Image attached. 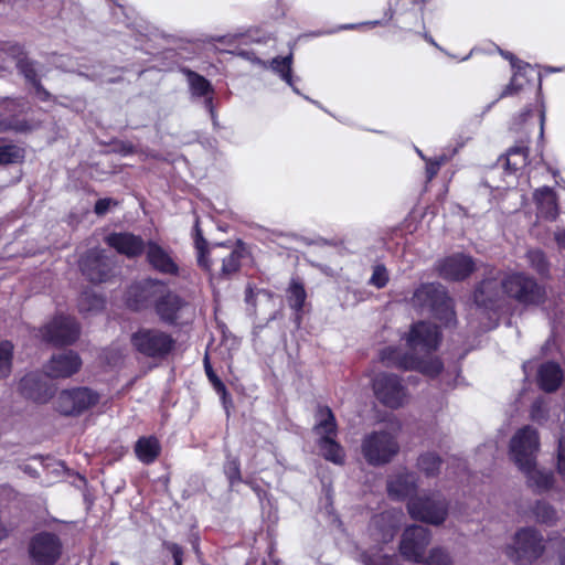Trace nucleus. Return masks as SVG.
Masks as SVG:
<instances>
[{
	"label": "nucleus",
	"instance_id": "f257e3e1",
	"mask_svg": "<svg viewBox=\"0 0 565 565\" xmlns=\"http://www.w3.org/2000/svg\"><path fill=\"white\" fill-rule=\"evenodd\" d=\"M438 343V328L431 323L418 322L412 327L407 337V344L413 353L401 356L397 350L387 348L382 352V360L387 364L435 376L441 371L443 364L438 359L426 356L437 349Z\"/></svg>",
	"mask_w": 565,
	"mask_h": 565
},
{
	"label": "nucleus",
	"instance_id": "f03ea898",
	"mask_svg": "<svg viewBox=\"0 0 565 565\" xmlns=\"http://www.w3.org/2000/svg\"><path fill=\"white\" fill-rule=\"evenodd\" d=\"M194 247L198 265L209 271L212 279H231L241 270L242 260L247 256V248L238 239L234 245L226 243L210 244L203 236L200 221L194 224Z\"/></svg>",
	"mask_w": 565,
	"mask_h": 565
},
{
	"label": "nucleus",
	"instance_id": "7ed1b4c3",
	"mask_svg": "<svg viewBox=\"0 0 565 565\" xmlns=\"http://www.w3.org/2000/svg\"><path fill=\"white\" fill-rule=\"evenodd\" d=\"M311 433L316 437L315 445L320 457L337 466L344 465L345 451L338 441V422L333 411L328 405L317 404Z\"/></svg>",
	"mask_w": 565,
	"mask_h": 565
},
{
	"label": "nucleus",
	"instance_id": "20e7f679",
	"mask_svg": "<svg viewBox=\"0 0 565 565\" xmlns=\"http://www.w3.org/2000/svg\"><path fill=\"white\" fill-rule=\"evenodd\" d=\"M130 343L137 353L156 361L167 360L177 348L173 335L158 328H139L130 335Z\"/></svg>",
	"mask_w": 565,
	"mask_h": 565
},
{
	"label": "nucleus",
	"instance_id": "39448f33",
	"mask_svg": "<svg viewBox=\"0 0 565 565\" xmlns=\"http://www.w3.org/2000/svg\"><path fill=\"white\" fill-rule=\"evenodd\" d=\"M412 300L415 306L429 309L446 326L455 320L452 301L439 284L422 285L415 290Z\"/></svg>",
	"mask_w": 565,
	"mask_h": 565
},
{
	"label": "nucleus",
	"instance_id": "423d86ee",
	"mask_svg": "<svg viewBox=\"0 0 565 565\" xmlns=\"http://www.w3.org/2000/svg\"><path fill=\"white\" fill-rule=\"evenodd\" d=\"M544 537L534 527H523L513 537V543L505 550L507 556L520 565H531L544 553Z\"/></svg>",
	"mask_w": 565,
	"mask_h": 565
},
{
	"label": "nucleus",
	"instance_id": "0eeeda50",
	"mask_svg": "<svg viewBox=\"0 0 565 565\" xmlns=\"http://www.w3.org/2000/svg\"><path fill=\"white\" fill-rule=\"evenodd\" d=\"M407 510L414 520L440 525L448 515V501L438 492L414 495L408 499Z\"/></svg>",
	"mask_w": 565,
	"mask_h": 565
},
{
	"label": "nucleus",
	"instance_id": "6e6552de",
	"mask_svg": "<svg viewBox=\"0 0 565 565\" xmlns=\"http://www.w3.org/2000/svg\"><path fill=\"white\" fill-rule=\"evenodd\" d=\"M167 282L159 278L147 277L132 281L126 289L124 302L134 312H143L152 309L161 289Z\"/></svg>",
	"mask_w": 565,
	"mask_h": 565
},
{
	"label": "nucleus",
	"instance_id": "1a4fd4ad",
	"mask_svg": "<svg viewBox=\"0 0 565 565\" xmlns=\"http://www.w3.org/2000/svg\"><path fill=\"white\" fill-rule=\"evenodd\" d=\"M99 394L86 386L63 390L55 401V409L64 416L77 417L98 404Z\"/></svg>",
	"mask_w": 565,
	"mask_h": 565
},
{
	"label": "nucleus",
	"instance_id": "9d476101",
	"mask_svg": "<svg viewBox=\"0 0 565 565\" xmlns=\"http://www.w3.org/2000/svg\"><path fill=\"white\" fill-rule=\"evenodd\" d=\"M507 296L524 305H537L543 301L545 290L536 280L522 273H512L501 279Z\"/></svg>",
	"mask_w": 565,
	"mask_h": 565
},
{
	"label": "nucleus",
	"instance_id": "9b49d317",
	"mask_svg": "<svg viewBox=\"0 0 565 565\" xmlns=\"http://www.w3.org/2000/svg\"><path fill=\"white\" fill-rule=\"evenodd\" d=\"M28 554L33 565H55L63 554L62 540L56 533L41 531L30 539Z\"/></svg>",
	"mask_w": 565,
	"mask_h": 565
},
{
	"label": "nucleus",
	"instance_id": "f8f14e48",
	"mask_svg": "<svg viewBox=\"0 0 565 565\" xmlns=\"http://www.w3.org/2000/svg\"><path fill=\"white\" fill-rule=\"evenodd\" d=\"M81 328L75 318L70 316H55L41 329V334L46 343L54 347L71 345L79 338Z\"/></svg>",
	"mask_w": 565,
	"mask_h": 565
},
{
	"label": "nucleus",
	"instance_id": "ddd939ff",
	"mask_svg": "<svg viewBox=\"0 0 565 565\" xmlns=\"http://www.w3.org/2000/svg\"><path fill=\"white\" fill-rule=\"evenodd\" d=\"M82 275L92 284H102L113 277V263L105 249H87L78 259Z\"/></svg>",
	"mask_w": 565,
	"mask_h": 565
},
{
	"label": "nucleus",
	"instance_id": "4468645a",
	"mask_svg": "<svg viewBox=\"0 0 565 565\" xmlns=\"http://www.w3.org/2000/svg\"><path fill=\"white\" fill-rule=\"evenodd\" d=\"M399 450L396 437L386 431L373 433L362 445L365 459L372 465H383L392 460Z\"/></svg>",
	"mask_w": 565,
	"mask_h": 565
},
{
	"label": "nucleus",
	"instance_id": "2eb2a0df",
	"mask_svg": "<svg viewBox=\"0 0 565 565\" xmlns=\"http://www.w3.org/2000/svg\"><path fill=\"white\" fill-rule=\"evenodd\" d=\"M539 449L537 431L530 426L518 430L510 443L511 457L519 468H529L530 463H534Z\"/></svg>",
	"mask_w": 565,
	"mask_h": 565
},
{
	"label": "nucleus",
	"instance_id": "dca6fc26",
	"mask_svg": "<svg viewBox=\"0 0 565 565\" xmlns=\"http://www.w3.org/2000/svg\"><path fill=\"white\" fill-rule=\"evenodd\" d=\"M376 398L386 407L396 409L406 405L409 394L396 375L381 374L373 382Z\"/></svg>",
	"mask_w": 565,
	"mask_h": 565
},
{
	"label": "nucleus",
	"instance_id": "f3484780",
	"mask_svg": "<svg viewBox=\"0 0 565 565\" xmlns=\"http://www.w3.org/2000/svg\"><path fill=\"white\" fill-rule=\"evenodd\" d=\"M430 543V532L422 525H411L403 532L399 542L401 555L413 563H422L426 547Z\"/></svg>",
	"mask_w": 565,
	"mask_h": 565
},
{
	"label": "nucleus",
	"instance_id": "a211bd4d",
	"mask_svg": "<svg viewBox=\"0 0 565 565\" xmlns=\"http://www.w3.org/2000/svg\"><path fill=\"white\" fill-rule=\"evenodd\" d=\"M19 391L26 399L45 404L54 396L56 387L46 373L30 372L20 380Z\"/></svg>",
	"mask_w": 565,
	"mask_h": 565
},
{
	"label": "nucleus",
	"instance_id": "6ab92c4d",
	"mask_svg": "<svg viewBox=\"0 0 565 565\" xmlns=\"http://www.w3.org/2000/svg\"><path fill=\"white\" fill-rule=\"evenodd\" d=\"M189 306L188 301L168 288L161 289L153 306V311L159 320L168 326H178L181 312Z\"/></svg>",
	"mask_w": 565,
	"mask_h": 565
},
{
	"label": "nucleus",
	"instance_id": "aec40b11",
	"mask_svg": "<svg viewBox=\"0 0 565 565\" xmlns=\"http://www.w3.org/2000/svg\"><path fill=\"white\" fill-rule=\"evenodd\" d=\"M104 243L128 259L139 258L148 246V241L132 232H111L104 237Z\"/></svg>",
	"mask_w": 565,
	"mask_h": 565
},
{
	"label": "nucleus",
	"instance_id": "412c9836",
	"mask_svg": "<svg viewBox=\"0 0 565 565\" xmlns=\"http://www.w3.org/2000/svg\"><path fill=\"white\" fill-rule=\"evenodd\" d=\"M146 262L149 267L164 276H180V266L171 250L166 249L158 242L149 239L145 252Z\"/></svg>",
	"mask_w": 565,
	"mask_h": 565
},
{
	"label": "nucleus",
	"instance_id": "4be33fe9",
	"mask_svg": "<svg viewBox=\"0 0 565 565\" xmlns=\"http://www.w3.org/2000/svg\"><path fill=\"white\" fill-rule=\"evenodd\" d=\"M437 270L446 280H463L475 270V263L469 255L457 253L440 259Z\"/></svg>",
	"mask_w": 565,
	"mask_h": 565
},
{
	"label": "nucleus",
	"instance_id": "5701e85b",
	"mask_svg": "<svg viewBox=\"0 0 565 565\" xmlns=\"http://www.w3.org/2000/svg\"><path fill=\"white\" fill-rule=\"evenodd\" d=\"M79 354L73 350L53 354L45 364V373L51 379H67L76 374L82 367Z\"/></svg>",
	"mask_w": 565,
	"mask_h": 565
},
{
	"label": "nucleus",
	"instance_id": "b1692460",
	"mask_svg": "<svg viewBox=\"0 0 565 565\" xmlns=\"http://www.w3.org/2000/svg\"><path fill=\"white\" fill-rule=\"evenodd\" d=\"M417 489L416 475L407 470H399L387 479V492L392 499L403 500L413 497Z\"/></svg>",
	"mask_w": 565,
	"mask_h": 565
},
{
	"label": "nucleus",
	"instance_id": "393cba45",
	"mask_svg": "<svg viewBox=\"0 0 565 565\" xmlns=\"http://www.w3.org/2000/svg\"><path fill=\"white\" fill-rule=\"evenodd\" d=\"M286 299L289 308L294 312V323L297 329L301 327L305 306L307 300V290L300 278H291L286 289Z\"/></svg>",
	"mask_w": 565,
	"mask_h": 565
},
{
	"label": "nucleus",
	"instance_id": "a878e982",
	"mask_svg": "<svg viewBox=\"0 0 565 565\" xmlns=\"http://www.w3.org/2000/svg\"><path fill=\"white\" fill-rule=\"evenodd\" d=\"M519 469L525 475L527 486L536 493H543L554 488L553 472L537 468L536 460L534 463H530L529 468L520 467Z\"/></svg>",
	"mask_w": 565,
	"mask_h": 565
},
{
	"label": "nucleus",
	"instance_id": "bb28decb",
	"mask_svg": "<svg viewBox=\"0 0 565 565\" xmlns=\"http://www.w3.org/2000/svg\"><path fill=\"white\" fill-rule=\"evenodd\" d=\"M504 294L501 279L490 277L481 281L475 291V301L481 307H491L499 301Z\"/></svg>",
	"mask_w": 565,
	"mask_h": 565
},
{
	"label": "nucleus",
	"instance_id": "cd10ccee",
	"mask_svg": "<svg viewBox=\"0 0 565 565\" xmlns=\"http://www.w3.org/2000/svg\"><path fill=\"white\" fill-rule=\"evenodd\" d=\"M161 444L157 436H141L134 446L137 459L143 465L153 463L161 455Z\"/></svg>",
	"mask_w": 565,
	"mask_h": 565
},
{
	"label": "nucleus",
	"instance_id": "c85d7f7f",
	"mask_svg": "<svg viewBox=\"0 0 565 565\" xmlns=\"http://www.w3.org/2000/svg\"><path fill=\"white\" fill-rule=\"evenodd\" d=\"M534 199L541 216L554 220L557 214L556 196L552 189L542 188L535 191Z\"/></svg>",
	"mask_w": 565,
	"mask_h": 565
},
{
	"label": "nucleus",
	"instance_id": "c756f323",
	"mask_svg": "<svg viewBox=\"0 0 565 565\" xmlns=\"http://www.w3.org/2000/svg\"><path fill=\"white\" fill-rule=\"evenodd\" d=\"M562 379V370L556 363H544L539 370V383L545 392H554L557 390Z\"/></svg>",
	"mask_w": 565,
	"mask_h": 565
},
{
	"label": "nucleus",
	"instance_id": "7c9ffc66",
	"mask_svg": "<svg viewBox=\"0 0 565 565\" xmlns=\"http://www.w3.org/2000/svg\"><path fill=\"white\" fill-rule=\"evenodd\" d=\"M292 63L294 55L289 53L287 56H276L270 62L271 70L280 76V78L286 82L290 87H294V76H292Z\"/></svg>",
	"mask_w": 565,
	"mask_h": 565
},
{
	"label": "nucleus",
	"instance_id": "2f4dec72",
	"mask_svg": "<svg viewBox=\"0 0 565 565\" xmlns=\"http://www.w3.org/2000/svg\"><path fill=\"white\" fill-rule=\"evenodd\" d=\"M183 73L186 75L190 88L193 95L198 97H204L209 95H213L214 89L209 79H206L203 75L199 73L185 68Z\"/></svg>",
	"mask_w": 565,
	"mask_h": 565
},
{
	"label": "nucleus",
	"instance_id": "473e14b6",
	"mask_svg": "<svg viewBox=\"0 0 565 565\" xmlns=\"http://www.w3.org/2000/svg\"><path fill=\"white\" fill-rule=\"evenodd\" d=\"M527 161V147L520 143L508 150L505 156V169L510 172H515L520 168L524 167Z\"/></svg>",
	"mask_w": 565,
	"mask_h": 565
},
{
	"label": "nucleus",
	"instance_id": "72a5a7b5",
	"mask_svg": "<svg viewBox=\"0 0 565 565\" xmlns=\"http://www.w3.org/2000/svg\"><path fill=\"white\" fill-rule=\"evenodd\" d=\"M532 512L539 523L553 526L558 521V513L556 509L546 501H537Z\"/></svg>",
	"mask_w": 565,
	"mask_h": 565
},
{
	"label": "nucleus",
	"instance_id": "f704fd0d",
	"mask_svg": "<svg viewBox=\"0 0 565 565\" xmlns=\"http://www.w3.org/2000/svg\"><path fill=\"white\" fill-rule=\"evenodd\" d=\"M223 472L228 481L230 488H234L243 482L241 460L236 456L228 454L223 465Z\"/></svg>",
	"mask_w": 565,
	"mask_h": 565
},
{
	"label": "nucleus",
	"instance_id": "c9c22d12",
	"mask_svg": "<svg viewBox=\"0 0 565 565\" xmlns=\"http://www.w3.org/2000/svg\"><path fill=\"white\" fill-rule=\"evenodd\" d=\"M77 306L79 312L100 311L105 307V299L93 291H83Z\"/></svg>",
	"mask_w": 565,
	"mask_h": 565
},
{
	"label": "nucleus",
	"instance_id": "e433bc0d",
	"mask_svg": "<svg viewBox=\"0 0 565 565\" xmlns=\"http://www.w3.org/2000/svg\"><path fill=\"white\" fill-rule=\"evenodd\" d=\"M441 459L434 452H425L417 460L418 469L427 477H434L439 472Z\"/></svg>",
	"mask_w": 565,
	"mask_h": 565
},
{
	"label": "nucleus",
	"instance_id": "4c0bfd02",
	"mask_svg": "<svg viewBox=\"0 0 565 565\" xmlns=\"http://www.w3.org/2000/svg\"><path fill=\"white\" fill-rule=\"evenodd\" d=\"M25 151L17 145L0 146V166L20 163L24 160Z\"/></svg>",
	"mask_w": 565,
	"mask_h": 565
},
{
	"label": "nucleus",
	"instance_id": "58836bf2",
	"mask_svg": "<svg viewBox=\"0 0 565 565\" xmlns=\"http://www.w3.org/2000/svg\"><path fill=\"white\" fill-rule=\"evenodd\" d=\"M13 359V344L10 341L0 342V379H6L11 373Z\"/></svg>",
	"mask_w": 565,
	"mask_h": 565
},
{
	"label": "nucleus",
	"instance_id": "ea45409f",
	"mask_svg": "<svg viewBox=\"0 0 565 565\" xmlns=\"http://www.w3.org/2000/svg\"><path fill=\"white\" fill-rule=\"evenodd\" d=\"M17 70L25 81L32 85L35 82L40 81V77L38 75V72L35 70V62L26 57L25 60L19 61V63H15Z\"/></svg>",
	"mask_w": 565,
	"mask_h": 565
},
{
	"label": "nucleus",
	"instance_id": "a19ab883",
	"mask_svg": "<svg viewBox=\"0 0 565 565\" xmlns=\"http://www.w3.org/2000/svg\"><path fill=\"white\" fill-rule=\"evenodd\" d=\"M26 132L31 130V125L25 119H18L14 117L4 118L0 120V132L7 131Z\"/></svg>",
	"mask_w": 565,
	"mask_h": 565
},
{
	"label": "nucleus",
	"instance_id": "79ce46f5",
	"mask_svg": "<svg viewBox=\"0 0 565 565\" xmlns=\"http://www.w3.org/2000/svg\"><path fill=\"white\" fill-rule=\"evenodd\" d=\"M423 565H452L449 554L441 548H433Z\"/></svg>",
	"mask_w": 565,
	"mask_h": 565
},
{
	"label": "nucleus",
	"instance_id": "37998d69",
	"mask_svg": "<svg viewBox=\"0 0 565 565\" xmlns=\"http://www.w3.org/2000/svg\"><path fill=\"white\" fill-rule=\"evenodd\" d=\"M388 282V273L385 266L375 265L373 266L372 275L369 279V284L377 289L384 288Z\"/></svg>",
	"mask_w": 565,
	"mask_h": 565
},
{
	"label": "nucleus",
	"instance_id": "c03bdc74",
	"mask_svg": "<svg viewBox=\"0 0 565 565\" xmlns=\"http://www.w3.org/2000/svg\"><path fill=\"white\" fill-rule=\"evenodd\" d=\"M2 51L8 56L15 60V63H19V61L25 60L28 57L24 45L19 42H7L3 45Z\"/></svg>",
	"mask_w": 565,
	"mask_h": 565
},
{
	"label": "nucleus",
	"instance_id": "a18cd8bd",
	"mask_svg": "<svg viewBox=\"0 0 565 565\" xmlns=\"http://www.w3.org/2000/svg\"><path fill=\"white\" fill-rule=\"evenodd\" d=\"M555 468L558 477L565 482V435L558 438Z\"/></svg>",
	"mask_w": 565,
	"mask_h": 565
},
{
	"label": "nucleus",
	"instance_id": "49530a36",
	"mask_svg": "<svg viewBox=\"0 0 565 565\" xmlns=\"http://www.w3.org/2000/svg\"><path fill=\"white\" fill-rule=\"evenodd\" d=\"M204 371H205V374H206L209 381L211 382L213 388L215 390V392L224 393V387L226 385L223 383V381L214 372V370H213V367H212V365L210 363V359H209L207 354L204 358Z\"/></svg>",
	"mask_w": 565,
	"mask_h": 565
},
{
	"label": "nucleus",
	"instance_id": "de8ad7c7",
	"mask_svg": "<svg viewBox=\"0 0 565 565\" xmlns=\"http://www.w3.org/2000/svg\"><path fill=\"white\" fill-rule=\"evenodd\" d=\"M526 257L531 264V266L541 274H544L547 270V264L545 260V256L541 250L534 249L529 250Z\"/></svg>",
	"mask_w": 565,
	"mask_h": 565
},
{
	"label": "nucleus",
	"instance_id": "09e8293b",
	"mask_svg": "<svg viewBox=\"0 0 565 565\" xmlns=\"http://www.w3.org/2000/svg\"><path fill=\"white\" fill-rule=\"evenodd\" d=\"M522 88V83L519 82V74L514 73L510 83L504 87L500 94V98L516 94Z\"/></svg>",
	"mask_w": 565,
	"mask_h": 565
},
{
	"label": "nucleus",
	"instance_id": "8fccbe9b",
	"mask_svg": "<svg viewBox=\"0 0 565 565\" xmlns=\"http://www.w3.org/2000/svg\"><path fill=\"white\" fill-rule=\"evenodd\" d=\"M545 402L543 399H536L531 408V418L533 420L540 422L545 418Z\"/></svg>",
	"mask_w": 565,
	"mask_h": 565
},
{
	"label": "nucleus",
	"instance_id": "3c124183",
	"mask_svg": "<svg viewBox=\"0 0 565 565\" xmlns=\"http://www.w3.org/2000/svg\"><path fill=\"white\" fill-rule=\"evenodd\" d=\"M117 202L110 198H104V199H99L95 202V205H94V212L95 214L97 215H105L110 205H116Z\"/></svg>",
	"mask_w": 565,
	"mask_h": 565
},
{
	"label": "nucleus",
	"instance_id": "603ef678",
	"mask_svg": "<svg viewBox=\"0 0 565 565\" xmlns=\"http://www.w3.org/2000/svg\"><path fill=\"white\" fill-rule=\"evenodd\" d=\"M167 547L172 555L173 565H183V548L177 543H170Z\"/></svg>",
	"mask_w": 565,
	"mask_h": 565
},
{
	"label": "nucleus",
	"instance_id": "864d4df0",
	"mask_svg": "<svg viewBox=\"0 0 565 565\" xmlns=\"http://www.w3.org/2000/svg\"><path fill=\"white\" fill-rule=\"evenodd\" d=\"M34 88L35 95L41 102H50L52 94L42 85L41 79L31 85Z\"/></svg>",
	"mask_w": 565,
	"mask_h": 565
},
{
	"label": "nucleus",
	"instance_id": "5fc2aeb1",
	"mask_svg": "<svg viewBox=\"0 0 565 565\" xmlns=\"http://www.w3.org/2000/svg\"><path fill=\"white\" fill-rule=\"evenodd\" d=\"M243 483L248 486L254 491V493L257 495L260 502L266 498L267 491L264 488H262L255 480L244 479Z\"/></svg>",
	"mask_w": 565,
	"mask_h": 565
},
{
	"label": "nucleus",
	"instance_id": "6e6d98bb",
	"mask_svg": "<svg viewBox=\"0 0 565 565\" xmlns=\"http://www.w3.org/2000/svg\"><path fill=\"white\" fill-rule=\"evenodd\" d=\"M441 163H443V159L436 160V161H433V160L427 161L426 173H427L428 180H431L438 173V170H439Z\"/></svg>",
	"mask_w": 565,
	"mask_h": 565
},
{
	"label": "nucleus",
	"instance_id": "4d7b16f0",
	"mask_svg": "<svg viewBox=\"0 0 565 565\" xmlns=\"http://www.w3.org/2000/svg\"><path fill=\"white\" fill-rule=\"evenodd\" d=\"M222 401V404L226 411V413L228 414L230 413V407L233 406V399H232V396L230 394V392L227 391V387L225 386L224 387V393L222 392H216Z\"/></svg>",
	"mask_w": 565,
	"mask_h": 565
},
{
	"label": "nucleus",
	"instance_id": "13d9d810",
	"mask_svg": "<svg viewBox=\"0 0 565 565\" xmlns=\"http://www.w3.org/2000/svg\"><path fill=\"white\" fill-rule=\"evenodd\" d=\"M119 151L124 156L134 154L136 152V147L131 142H129V141L121 142Z\"/></svg>",
	"mask_w": 565,
	"mask_h": 565
},
{
	"label": "nucleus",
	"instance_id": "bf43d9fd",
	"mask_svg": "<svg viewBox=\"0 0 565 565\" xmlns=\"http://www.w3.org/2000/svg\"><path fill=\"white\" fill-rule=\"evenodd\" d=\"M238 55L248 61H252L253 63H258V64L262 63L260 58H258L256 56L255 52H253V51L242 50V51H239Z\"/></svg>",
	"mask_w": 565,
	"mask_h": 565
},
{
	"label": "nucleus",
	"instance_id": "052dcab7",
	"mask_svg": "<svg viewBox=\"0 0 565 565\" xmlns=\"http://www.w3.org/2000/svg\"><path fill=\"white\" fill-rule=\"evenodd\" d=\"M204 97H205V100H204L205 108L209 110V113L211 114V117L214 119L216 117V113H215V108H214L213 96L209 95V96H204Z\"/></svg>",
	"mask_w": 565,
	"mask_h": 565
},
{
	"label": "nucleus",
	"instance_id": "680f3d73",
	"mask_svg": "<svg viewBox=\"0 0 565 565\" xmlns=\"http://www.w3.org/2000/svg\"><path fill=\"white\" fill-rule=\"evenodd\" d=\"M556 552L561 564H565V536L558 542Z\"/></svg>",
	"mask_w": 565,
	"mask_h": 565
},
{
	"label": "nucleus",
	"instance_id": "e2e57ef3",
	"mask_svg": "<svg viewBox=\"0 0 565 565\" xmlns=\"http://www.w3.org/2000/svg\"><path fill=\"white\" fill-rule=\"evenodd\" d=\"M395 559L393 557L381 556L379 561L372 559L369 565H393Z\"/></svg>",
	"mask_w": 565,
	"mask_h": 565
},
{
	"label": "nucleus",
	"instance_id": "0e129e2a",
	"mask_svg": "<svg viewBox=\"0 0 565 565\" xmlns=\"http://www.w3.org/2000/svg\"><path fill=\"white\" fill-rule=\"evenodd\" d=\"M500 53L504 58H507L511 62V65L513 68H515V67L520 68V66L516 65L518 60L514 57V55L512 53L504 52V51H500Z\"/></svg>",
	"mask_w": 565,
	"mask_h": 565
},
{
	"label": "nucleus",
	"instance_id": "69168bd1",
	"mask_svg": "<svg viewBox=\"0 0 565 565\" xmlns=\"http://www.w3.org/2000/svg\"><path fill=\"white\" fill-rule=\"evenodd\" d=\"M10 535V530L0 522V542L6 540Z\"/></svg>",
	"mask_w": 565,
	"mask_h": 565
},
{
	"label": "nucleus",
	"instance_id": "338daca9",
	"mask_svg": "<svg viewBox=\"0 0 565 565\" xmlns=\"http://www.w3.org/2000/svg\"><path fill=\"white\" fill-rule=\"evenodd\" d=\"M557 243L565 248V230L556 234Z\"/></svg>",
	"mask_w": 565,
	"mask_h": 565
},
{
	"label": "nucleus",
	"instance_id": "774afa93",
	"mask_svg": "<svg viewBox=\"0 0 565 565\" xmlns=\"http://www.w3.org/2000/svg\"><path fill=\"white\" fill-rule=\"evenodd\" d=\"M395 530L394 527H390L384 535L385 541H390L394 536Z\"/></svg>",
	"mask_w": 565,
	"mask_h": 565
}]
</instances>
